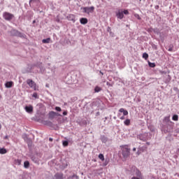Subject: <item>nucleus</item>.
I'll use <instances>...</instances> for the list:
<instances>
[{"label":"nucleus","instance_id":"nucleus-3","mask_svg":"<svg viewBox=\"0 0 179 179\" xmlns=\"http://www.w3.org/2000/svg\"><path fill=\"white\" fill-rule=\"evenodd\" d=\"M164 122H165L166 124H167L168 125H169V128H168L167 129H166L165 131L166 132H171L173 131V122H171L170 120V116H166L164 118L163 120Z\"/></svg>","mask_w":179,"mask_h":179},{"label":"nucleus","instance_id":"nucleus-8","mask_svg":"<svg viewBox=\"0 0 179 179\" xmlns=\"http://www.w3.org/2000/svg\"><path fill=\"white\" fill-rule=\"evenodd\" d=\"M15 16L13 14L8 12H5L3 13V17L5 19V20L10 21L13 19Z\"/></svg>","mask_w":179,"mask_h":179},{"label":"nucleus","instance_id":"nucleus-19","mask_svg":"<svg viewBox=\"0 0 179 179\" xmlns=\"http://www.w3.org/2000/svg\"><path fill=\"white\" fill-rule=\"evenodd\" d=\"M80 23H81V24H87V18H81L80 20Z\"/></svg>","mask_w":179,"mask_h":179},{"label":"nucleus","instance_id":"nucleus-6","mask_svg":"<svg viewBox=\"0 0 179 179\" xmlns=\"http://www.w3.org/2000/svg\"><path fill=\"white\" fill-rule=\"evenodd\" d=\"M137 139L143 141V142H146L149 139V133H143L137 136Z\"/></svg>","mask_w":179,"mask_h":179},{"label":"nucleus","instance_id":"nucleus-41","mask_svg":"<svg viewBox=\"0 0 179 179\" xmlns=\"http://www.w3.org/2000/svg\"><path fill=\"white\" fill-rule=\"evenodd\" d=\"M131 179H142V178H138L136 176H133Z\"/></svg>","mask_w":179,"mask_h":179},{"label":"nucleus","instance_id":"nucleus-15","mask_svg":"<svg viewBox=\"0 0 179 179\" xmlns=\"http://www.w3.org/2000/svg\"><path fill=\"white\" fill-rule=\"evenodd\" d=\"M119 113H123V115H124V116L128 115V110H124V108H121L119 110Z\"/></svg>","mask_w":179,"mask_h":179},{"label":"nucleus","instance_id":"nucleus-28","mask_svg":"<svg viewBox=\"0 0 179 179\" xmlns=\"http://www.w3.org/2000/svg\"><path fill=\"white\" fill-rule=\"evenodd\" d=\"M148 65L150 68H155V66H156V64L152 62H148Z\"/></svg>","mask_w":179,"mask_h":179},{"label":"nucleus","instance_id":"nucleus-10","mask_svg":"<svg viewBox=\"0 0 179 179\" xmlns=\"http://www.w3.org/2000/svg\"><path fill=\"white\" fill-rule=\"evenodd\" d=\"M24 110L28 113V114H31V113H33V106H25Z\"/></svg>","mask_w":179,"mask_h":179},{"label":"nucleus","instance_id":"nucleus-25","mask_svg":"<svg viewBox=\"0 0 179 179\" xmlns=\"http://www.w3.org/2000/svg\"><path fill=\"white\" fill-rule=\"evenodd\" d=\"M45 125H48V127H51L52 125V122L50 120H46L44 122Z\"/></svg>","mask_w":179,"mask_h":179},{"label":"nucleus","instance_id":"nucleus-22","mask_svg":"<svg viewBox=\"0 0 179 179\" xmlns=\"http://www.w3.org/2000/svg\"><path fill=\"white\" fill-rule=\"evenodd\" d=\"M124 124L127 127L129 126L131 124V120L127 119L126 120L124 121Z\"/></svg>","mask_w":179,"mask_h":179},{"label":"nucleus","instance_id":"nucleus-43","mask_svg":"<svg viewBox=\"0 0 179 179\" xmlns=\"http://www.w3.org/2000/svg\"><path fill=\"white\" fill-rule=\"evenodd\" d=\"M68 115V112H66V111L63 112V115Z\"/></svg>","mask_w":179,"mask_h":179},{"label":"nucleus","instance_id":"nucleus-50","mask_svg":"<svg viewBox=\"0 0 179 179\" xmlns=\"http://www.w3.org/2000/svg\"><path fill=\"white\" fill-rule=\"evenodd\" d=\"M8 136H6L4 138H3V139H8Z\"/></svg>","mask_w":179,"mask_h":179},{"label":"nucleus","instance_id":"nucleus-32","mask_svg":"<svg viewBox=\"0 0 179 179\" xmlns=\"http://www.w3.org/2000/svg\"><path fill=\"white\" fill-rule=\"evenodd\" d=\"M146 149V147H141L138 148V150L141 151V152H145V150Z\"/></svg>","mask_w":179,"mask_h":179},{"label":"nucleus","instance_id":"nucleus-33","mask_svg":"<svg viewBox=\"0 0 179 179\" xmlns=\"http://www.w3.org/2000/svg\"><path fill=\"white\" fill-rule=\"evenodd\" d=\"M109 162H110V161H109L108 159H106V160L104 161L103 164V166H107V164H108Z\"/></svg>","mask_w":179,"mask_h":179},{"label":"nucleus","instance_id":"nucleus-46","mask_svg":"<svg viewBox=\"0 0 179 179\" xmlns=\"http://www.w3.org/2000/svg\"><path fill=\"white\" fill-rule=\"evenodd\" d=\"M120 120H125V116H122V117H120Z\"/></svg>","mask_w":179,"mask_h":179},{"label":"nucleus","instance_id":"nucleus-52","mask_svg":"<svg viewBox=\"0 0 179 179\" xmlns=\"http://www.w3.org/2000/svg\"><path fill=\"white\" fill-rule=\"evenodd\" d=\"M146 143H147V145H150V143H149V142H147Z\"/></svg>","mask_w":179,"mask_h":179},{"label":"nucleus","instance_id":"nucleus-21","mask_svg":"<svg viewBox=\"0 0 179 179\" xmlns=\"http://www.w3.org/2000/svg\"><path fill=\"white\" fill-rule=\"evenodd\" d=\"M24 169H29V167H30V162H29V161H25L24 162Z\"/></svg>","mask_w":179,"mask_h":179},{"label":"nucleus","instance_id":"nucleus-44","mask_svg":"<svg viewBox=\"0 0 179 179\" xmlns=\"http://www.w3.org/2000/svg\"><path fill=\"white\" fill-rule=\"evenodd\" d=\"M22 137L24 138V140H26V138H27V135L24 134V135H22Z\"/></svg>","mask_w":179,"mask_h":179},{"label":"nucleus","instance_id":"nucleus-35","mask_svg":"<svg viewBox=\"0 0 179 179\" xmlns=\"http://www.w3.org/2000/svg\"><path fill=\"white\" fill-rule=\"evenodd\" d=\"M31 160H32V162H34V163L38 162V160H37V159H36V157H31Z\"/></svg>","mask_w":179,"mask_h":179},{"label":"nucleus","instance_id":"nucleus-30","mask_svg":"<svg viewBox=\"0 0 179 179\" xmlns=\"http://www.w3.org/2000/svg\"><path fill=\"white\" fill-rule=\"evenodd\" d=\"M143 58H145V59H148V58H149V55H148V53H143Z\"/></svg>","mask_w":179,"mask_h":179},{"label":"nucleus","instance_id":"nucleus-53","mask_svg":"<svg viewBox=\"0 0 179 179\" xmlns=\"http://www.w3.org/2000/svg\"><path fill=\"white\" fill-rule=\"evenodd\" d=\"M106 85H108H108H110V83H109V82H108V83H106Z\"/></svg>","mask_w":179,"mask_h":179},{"label":"nucleus","instance_id":"nucleus-51","mask_svg":"<svg viewBox=\"0 0 179 179\" xmlns=\"http://www.w3.org/2000/svg\"><path fill=\"white\" fill-rule=\"evenodd\" d=\"M96 115H100V112H97Z\"/></svg>","mask_w":179,"mask_h":179},{"label":"nucleus","instance_id":"nucleus-57","mask_svg":"<svg viewBox=\"0 0 179 179\" xmlns=\"http://www.w3.org/2000/svg\"><path fill=\"white\" fill-rule=\"evenodd\" d=\"M101 74H102V75H103V73H101Z\"/></svg>","mask_w":179,"mask_h":179},{"label":"nucleus","instance_id":"nucleus-27","mask_svg":"<svg viewBox=\"0 0 179 179\" xmlns=\"http://www.w3.org/2000/svg\"><path fill=\"white\" fill-rule=\"evenodd\" d=\"M99 159H100V160L102 162H104V155L103 154H99Z\"/></svg>","mask_w":179,"mask_h":179},{"label":"nucleus","instance_id":"nucleus-37","mask_svg":"<svg viewBox=\"0 0 179 179\" xmlns=\"http://www.w3.org/2000/svg\"><path fill=\"white\" fill-rule=\"evenodd\" d=\"M55 110H56V111H62V109L59 106L55 107Z\"/></svg>","mask_w":179,"mask_h":179},{"label":"nucleus","instance_id":"nucleus-40","mask_svg":"<svg viewBox=\"0 0 179 179\" xmlns=\"http://www.w3.org/2000/svg\"><path fill=\"white\" fill-rule=\"evenodd\" d=\"M153 31H154V33L159 34V29H153Z\"/></svg>","mask_w":179,"mask_h":179},{"label":"nucleus","instance_id":"nucleus-45","mask_svg":"<svg viewBox=\"0 0 179 179\" xmlns=\"http://www.w3.org/2000/svg\"><path fill=\"white\" fill-rule=\"evenodd\" d=\"M168 51H170V52L173 51V48L170 47V48L168 49Z\"/></svg>","mask_w":179,"mask_h":179},{"label":"nucleus","instance_id":"nucleus-26","mask_svg":"<svg viewBox=\"0 0 179 179\" xmlns=\"http://www.w3.org/2000/svg\"><path fill=\"white\" fill-rule=\"evenodd\" d=\"M173 121H178V115H173L172 117Z\"/></svg>","mask_w":179,"mask_h":179},{"label":"nucleus","instance_id":"nucleus-38","mask_svg":"<svg viewBox=\"0 0 179 179\" xmlns=\"http://www.w3.org/2000/svg\"><path fill=\"white\" fill-rule=\"evenodd\" d=\"M135 17H136L138 20H141V16H139L138 14L134 15Z\"/></svg>","mask_w":179,"mask_h":179},{"label":"nucleus","instance_id":"nucleus-18","mask_svg":"<svg viewBox=\"0 0 179 179\" xmlns=\"http://www.w3.org/2000/svg\"><path fill=\"white\" fill-rule=\"evenodd\" d=\"M13 85V82L10 81V82L6 83L5 86L7 88H10V87H12Z\"/></svg>","mask_w":179,"mask_h":179},{"label":"nucleus","instance_id":"nucleus-56","mask_svg":"<svg viewBox=\"0 0 179 179\" xmlns=\"http://www.w3.org/2000/svg\"><path fill=\"white\" fill-rule=\"evenodd\" d=\"M101 74H102V75H103V73H101Z\"/></svg>","mask_w":179,"mask_h":179},{"label":"nucleus","instance_id":"nucleus-49","mask_svg":"<svg viewBox=\"0 0 179 179\" xmlns=\"http://www.w3.org/2000/svg\"><path fill=\"white\" fill-rule=\"evenodd\" d=\"M136 148H133V152H136Z\"/></svg>","mask_w":179,"mask_h":179},{"label":"nucleus","instance_id":"nucleus-5","mask_svg":"<svg viewBox=\"0 0 179 179\" xmlns=\"http://www.w3.org/2000/svg\"><path fill=\"white\" fill-rule=\"evenodd\" d=\"M11 36H15L16 37H20L21 38H25L26 35L22 34V32L15 30V29H12L11 31Z\"/></svg>","mask_w":179,"mask_h":179},{"label":"nucleus","instance_id":"nucleus-1","mask_svg":"<svg viewBox=\"0 0 179 179\" xmlns=\"http://www.w3.org/2000/svg\"><path fill=\"white\" fill-rule=\"evenodd\" d=\"M130 173L131 174H133V176H136V177L143 178V176H142V173L135 166H131L130 169Z\"/></svg>","mask_w":179,"mask_h":179},{"label":"nucleus","instance_id":"nucleus-14","mask_svg":"<svg viewBox=\"0 0 179 179\" xmlns=\"http://www.w3.org/2000/svg\"><path fill=\"white\" fill-rule=\"evenodd\" d=\"M55 179H64V174L63 173H56L55 175Z\"/></svg>","mask_w":179,"mask_h":179},{"label":"nucleus","instance_id":"nucleus-2","mask_svg":"<svg viewBox=\"0 0 179 179\" xmlns=\"http://www.w3.org/2000/svg\"><path fill=\"white\" fill-rule=\"evenodd\" d=\"M115 15L117 19H120V20L124 19V15H129V11L128 10H122L119 9L117 11H115Z\"/></svg>","mask_w":179,"mask_h":179},{"label":"nucleus","instance_id":"nucleus-42","mask_svg":"<svg viewBox=\"0 0 179 179\" xmlns=\"http://www.w3.org/2000/svg\"><path fill=\"white\" fill-rule=\"evenodd\" d=\"M142 152L139 150H138V151H137V152H136V154L138 155V156H139V155H141Z\"/></svg>","mask_w":179,"mask_h":179},{"label":"nucleus","instance_id":"nucleus-17","mask_svg":"<svg viewBox=\"0 0 179 179\" xmlns=\"http://www.w3.org/2000/svg\"><path fill=\"white\" fill-rule=\"evenodd\" d=\"M6 153H8V150L6 148H0V155H6Z\"/></svg>","mask_w":179,"mask_h":179},{"label":"nucleus","instance_id":"nucleus-16","mask_svg":"<svg viewBox=\"0 0 179 179\" xmlns=\"http://www.w3.org/2000/svg\"><path fill=\"white\" fill-rule=\"evenodd\" d=\"M42 43L43 44H49V43H51V38H47L46 39H43Z\"/></svg>","mask_w":179,"mask_h":179},{"label":"nucleus","instance_id":"nucleus-13","mask_svg":"<svg viewBox=\"0 0 179 179\" xmlns=\"http://www.w3.org/2000/svg\"><path fill=\"white\" fill-rule=\"evenodd\" d=\"M57 115V113L54 111H51L49 113V118L50 120H54V117Z\"/></svg>","mask_w":179,"mask_h":179},{"label":"nucleus","instance_id":"nucleus-34","mask_svg":"<svg viewBox=\"0 0 179 179\" xmlns=\"http://www.w3.org/2000/svg\"><path fill=\"white\" fill-rule=\"evenodd\" d=\"M32 97H34V99H38V94H37L36 92H34V93L32 94Z\"/></svg>","mask_w":179,"mask_h":179},{"label":"nucleus","instance_id":"nucleus-47","mask_svg":"<svg viewBox=\"0 0 179 179\" xmlns=\"http://www.w3.org/2000/svg\"><path fill=\"white\" fill-rule=\"evenodd\" d=\"M41 72H44V68L41 69Z\"/></svg>","mask_w":179,"mask_h":179},{"label":"nucleus","instance_id":"nucleus-31","mask_svg":"<svg viewBox=\"0 0 179 179\" xmlns=\"http://www.w3.org/2000/svg\"><path fill=\"white\" fill-rule=\"evenodd\" d=\"M170 128V125L168 124H166V125L164 127V132H167L166 129H169Z\"/></svg>","mask_w":179,"mask_h":179},{"label":"nucleus","instance_id":"nucleus-24","mask_svg":"<svg viewBox=\"0 0 179 179\" xmlns=\"http://www.w3.org/2000/svg\"><path fill=\"white\" fill-rule=\"evenodd\" d=\"M95 93H99V92H101V87L96 86L94 88Z\"/></svg>","mask_w":179,"mask_h":179},{"label":"nucleus","instance_id":"nucleus-58","mask_svg":"<svg viewBox=\"0 0 179 179\" xmlns=\"http://www.w3.org/2000/svg\"><path fill=\"white\" fill-rule=\"evenodd\" d=\"M140 1V2H141V1H142V0H139Z\"/></svg>","mask_w":179,"mask_h":179},{"label":"nucleus","instance_id":"nucleus-36","mask_svg":"<svg viewBox=\"0 0 179 179\" xmlns=\"http://www.w3.org/2000/svg\"><path fill=\"white\" fill-rule=\"evenodd\" d=\"M62 144H63V146H68L69 145L68 141H63Z\"/></svg>","mask_w":179,"mask_h":179},{"label":"nucleus","instance_id":"nucleus-55","mask_svg":"<svg viewBox=\"0 0 179 179\" xmlns=\"http://www.w3.org/2000/svg\"><path fill=\"white\" fill-rule=\"evenodd\" d=\"M105 120H107V117H105Z\"/></svg>","mask_w":179,"mask_h":179},{"label":"nucleus","instance_id":"nucleus-54","mask_svg":"<svg viewBox=\"0 0 179 179\" xmlns=\"http://www.w3.org/2000/svg\"><path fill=\"white\" fill-rule=\"evenodd\" d=\"M2 128V125L0 124V129Z\"/></svg>","mask_w":179,"mask_h":179},{"label":"nucleus","instance_id":"nucleus-29","mask_svg":"<svg viewBox=\"0 0 179 179\" xmlns=\"http://www.w3.org/2000/svg\"><path fill=\"white\" fill-rule=\"evenodd\" d=\"M69 179H79V177L76 175H73L72 176L69 177Z\"/></svg>","mask_w":179,"mask_h":179},{"label":"nucleus","instance_id":"nucleus-12","mask_svg":"<svg viewBox=\"0 0 179 179\" xmlns=\"http://www.w3.org/2000/svg\"><path fill=\"white\" fill-rule=\"evenodd\" d=\"M68 20L71 21L73 23H75L76 20H75V15L73 14H70L67 16Z\"/></svg>","mask_w":179,"mask_h":179},{"label":"nucleus","instance_id":"nucleus-9","mask_svg":"<svg viewBox=\"0 0 179 179\" xmlns=\"http://www.w3.org/2000/svg\"><path fill=\"white\" fill-rule=\"evenodd\" d=\"M27 83L28 86L31 87V89H34V90H37V88H36V83H34V81H33V80L31 79L27 80Z\"/></svg>","mask_w":179,"mask_h":179},{"label":"nucleus","instance_id":"nucleus-23","mask_svg":"<svg viewBox=\"0 0 179 179\" xmlns=\"http://www.w3.org/2000/svg\"><path fill=\"white\" fill-rule=\"evenodd\" d=\"M101 141L103 142V143H106L108 141L107 137L102 136L101 137Z\"/></svg>","mask_w":179,"mask_h":179},{"label":"nucleus","instance_id":"nucleus-39","mask_svg":"<svg viewBox=\"0 0 179 179\" xmlns=\"http://www.w3.org/2000/svg\"><path fill=\"white\" fill-rule=\"evenodd\" d=\"M107 31L111 34V27H108L107 28Z\"/></svg>","mask_w":179,"mask_h":179},{"label":"nucleus","instance_id":"nucleus-11","mask_svg":"<svg viewBox=\"0 0 179 179\" xmlns=\"http://www.w3.org/2000/svg\"><path fill=\"white\" fill-rule=\"evenodd\" d=\"M38 3H40V0H29V6H36Z\"/></svg>","mask_w":179,"mask_h":179},{"label":"nucleus","instance_id":"nucleus-20","mask_svg":"<svg viewBox=\"0 0 179 179\" xmlns=\"http://www.w3.org/2000/svg\"><path fill=\"white\" fill-rule=\"evenodd\" d=\"M14 164H16V166H20L22 164V159H15Z\"/></svg>","mask_w":179,"mask_h":179},{"label":"nucleus","instance_id":"nucleus-4","mask_svg":"<svg viewBox=\"0 0 179 179\" xmlns=\"http://www.w3.org/2000/svg\"><path fill=\"white\" fill-rule=\"evenodd\" d=\"M122 154L124 159H127L129 156L130 149L128 148V145H122Z\"/></svg>","mask_w":179,"mask_h":179},{"label":"nucleus","instance_id":"nucleus-7","mask_svg":"<svg viewBox=\"0 0 179 179\" xmlns=\"http://www.w3.org/2000/svg\"><path fill=\"white\" fill-rule=\"evenodd\" d=\"M81 9L83 10V13H87V15L93 13V12H94V6L83 7L81 8Z\"/></svg>","mask_w":179,"mask_h":179},{"label":"nucleus","instance_id":"nucleus-48","mask_svg":"<svg viewBox=\"0 0 179 179\" xmlns=\"http://www.w3.org/2000/svg\"><path fill=\"white\" fill-rule=\"evenodd\" d=\"M50 142H52V138H49Z\"/></svg>","mask_w":179,"mask_h":179}]
</instances>
